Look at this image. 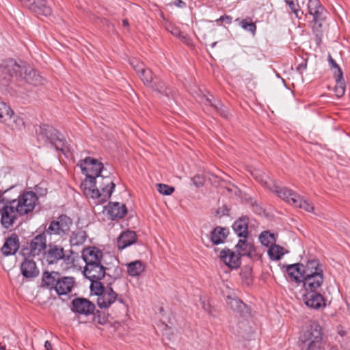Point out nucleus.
<instances>
[{
  "instance_id": "nucleus-1",
  "label": "nucleus",
  "mask_w": 350,
  "mask_h": 350,
  "mask_svg": "<svg viewBox=\"0 0 350 350\" xmlns=\"http://www.w3.org/2000/svg\"><path fill=\"white\" fill-rule=\"evenodd\" d=\"M37 139L45 144H50L57 150L64 151L66 141L62 134L49 124H40L36 129Z\"/></svg>"
},
{
  "instance_id": "nucleus-2",
  "label": "nucleus",
  "mask_w": 350,
  "mask_h": 350,
  "mask_svg": "<svg viewBox=\"0 0 350 350\" xmlns=\"http://www.w3.org/2000/svg\"><path fill=\"white\" fill-rule=\"evenodd\" d=\"M299 264H293L287 267L286 271L290 278L297 283H303V287L305 291H318L321 288L324 281L323 275L316 274L312 277L300 276L301 271Z\"/></svg>"
},
{
  "instance_id": "nucleus-3",
  "label": "nucleus",
  "mask_w": 350,
  "mask_h": 350,
  "mask_svg": "<svg viewBox=\"0 0 350 350\" xmlns=\"http://www.w3.org/2000/svg\"><path fill=\"white\" fill-rule=\"evenodd\" d=\"M97 305L100 308H108L113 306L117 308L116 310H113L116 316L126 312L127 307L123 299L118 297L111 286H107L106 291L97 297Z\"/></svg>"
},
{
  "instance_id": "nucleus-4",
  "label": "nucleus",
  "mask_w": 350,
  "mask_h": 350,
  "mask_svg": "<svg viewBox=\"0 0 350 350\" xmlns=\"http://www.w3.org/2000/svg\"><path fill=\"white\" fill-rule=\"evenodd\" d=\"M38 198L37 194L31 191H24L20 193L17 198L12 199L10 203L16 206V211L19 216H24L33 212L37 203Z\"/></svg>"
},
{
  "instance_id": "nucleus-5",
  "label": "nucleus",
  "mask_w": 350,
  "mask_h": 350,
  "mask_svg": "<svg viewBox=\"0 0 350 350\" xmlns=\"http://www.w3.org/2000/svg\"><path fill=\"white\" fill-rule=\"evenodd\" d=\"M7 192L8 191H5L3 196L1 195L0 203L3 204V206L0 208V215L1 224L3 227L9 228L18 219L19 213L16 211L15 204L9 202L12 199L4 196Z\"/></svg>"
},
{
  "instance_id": "nucleus-6",
  "label": "nucleus",
  "mask_w": 350,
  "mask_h": 350,
  "mask_svg": "<svg viewBox=\"0 0 350 350\" xmlns=\"http://www.w3.org/2000/svg\"><path fill=\"white\" fill-rule=\"evenodd\" d=\"M79 165L83 174L86 175L85 179L89 180H96L101 175L104 169V165L101 162L90 157L81 160Z\"/></svg>"
},
{
  "instance_id": "nucleus-7",
  "label": "nucleus",
  "mask_w": 350,
  "mask_h": 350,
  "mask_svg": "<svg viewBox=\"0 0 350 350\" xmlns=\"http://www.w3.org/2000/svg\"><path fill=\"white\" fill-rule=\"evenodd\" d=\"M14 74L16 77L23 75L21 64L13 59H9L0 65V82L7 85L11 81Z\"/></svg>"
},
{
  "instance_id": "nucleus-8",
  "label": "nucleus",
  "mask_w": 350,
  "mask_h": 350,
  "mask_svg": "<svg viewBox=\"0 0 350 350\" xmlns=\"http://www.w3.org/2000/svg\"><path fill=\"white\" fill-rule=\"evenodd\" d=\"M109 265L106 260L85 265L84 275L89 280H102L107 274V271L110 269Z\"/></svg>"
},
{
  "instance_id": "nucleus-9",
  "label": "nucleus",
  "mask_w": 350,
  "mask_h": 350,
  "mask_svg": "<svg viewBox=\"0 0 350 350\" xmlns=\"http://www.w3.org/2000/svg\"><path fill=\"white\" fill-rule=\"evenodd\" d=\"M38 16L47 17L52 14V9L46 0H18Z\"/></svg>"
},
{
  "instance_id": "nucleus-10",
  "label": "nucleus",
  "mask_w": 350,
  "mask_h": 350,
  "mask_svg": "<svg viewBox=\"0 0 350 350\" xmlns=\"http://www.w3.org/2000/svg\"><path fill=\"white\" fill-rule=\"evenodd\" d=\"M72 224V219L66 215H62L56 220L51 222L48 232L50 234L64 235L70 230Z\"/></svg>"
},
{
  "instance_id": "nucleus-11",
  "label": "nucleus",
  "mask_w": 350,
  "mask_h": 350,
  "mask_svg": "<svg viewBox=\"0 0 350 350\" xmlns=\"http://www.w3.org/2000/svg\"><path fill=\"white\" fill-rule=\"evenodd\" d=\"M71 304L72 311L80 314H92L96 310L94 304L83 297L75 298Z\"/></svg>"
},
{
  "instance_id": "nucleus-12",
  "label": "nucleus",
  "mask_w": 350,
  "mask_h": 350,
  "mask_svg": "<svg viewBox=\"0 0 350 350\" xmlns=\"http://www.w3.org/2000/svg\"><path fill=\"white\" fill-rule=\"evenodd\" d=\"M21 68L23 75L18 76V77L23 79L27 83L35 86L44 84V79L30 66L27 65L24 62H21Z\"/></svg>"
},
{
  "instance_id": "nucleus-13",
  "label": "nucleus",
  "mask_w": 350,
  "mask_h": 350,
  "mask_svg": "<svg viewBox=\"0 0 350 350\" xmlns=\"http://www.w3.org/2000/svg\"><path fill=\"white\" fill-rule=\"evenodd\" d=\"M46 248V239L44 233L39 234L34 237L29 243V252L26 253L25 250L23 251V256H29L34 257L39 256L44 250Z\"/></svg>"
},
{
  "instance_id": "nucleus-14",
  "label": "nucleus",
  "mask_w": 350,
  "mask_h": 350,
  "mask_svg": "<svg viewBox=\"0 0 350 350\" xmlns=\"http://www.w3.org/2000/svg\"><path fill=\"white\" fill-rule=\"evenodd\" d=\"M300 265V276L303 277H312L316 274L323 275V270L322 265L317 259H312L307 261L306 265L298 263Z\"/></svg>"
},
{
  "instance_id": "nucleus-15",
  "label": "nucleus",
  "mask_w": 350,
  "mask_h": 350,
  "mask_svg": "<svg viewBox=\"0 0 350 350\" xmlns=\"http://www.w3.org/2000/svg\"><path fill=\"white\" fill-rule=\"evenodd\" d=\"M306 293L303 295V301L305 304L313 309H319L325 306V299L322 295L317 291H306Z\"/></svg>"
},
{
  "instance_id": "nucleus-16",
  "label": "nucleus",
  "mask_w": 350,
  "mask_h": 350,
  "mask_svg": "<svg viewBox=\"0 0 350 350\" xmlns=\"http://www.w3.org/2000/svg\"><path fill=\"white\" fill-rule=\"evenodd\" d=\"M83 185V193L88 198L96 199L98 203L103 204L107 202L103 199L100 191L96 187V180L85 179Z\"/></svg>"
},
{
  "instance_id": "nucleus-17",
  "label": "nucleus",
  "mask_w": 350,
  "mask_h": 350,
  "mask_svg": "<svg viewBox=\"0 0 350 350\" xmlns=\"http://www.w3.org/2000/svg\"><path fill=\"white\" fill-rule=\"evenodd\" d=\"M219 258L230 269H237L241 263L239 254L228 248H224L220 252Z\"/></svg>"
},
{
  "instance_id": "nucleus-18",
  "label": "nucleus",
  "mask_w": 350,
  "mask_h": 350,
  "mask_svg": "<svg viewBox=\"0 0 350 350\" xmlns=\"http://www.w3.org/2000/svg\"><path fill=\"white\" fill-rule=\"evenodd\" d=\"M30 257L29 256L25 257L20 267L22 275L27 279L36 278L40 272L36 262L31 259Z\"/></svg>"
},
{
  "instance_id": "nucleus-19",
  "label": "nucleus",
  "mask_w": 350,
  "mask_h": 350,
  "mask_svg": "<svg viewBox=\"0 0 350 350\" xmlns=\"http://www.w3.org/2000/svg\"><path fill=\"white\" fill-rule=\"evenodd\" d=\"M82 258L85 265L105 261L103 252L96 247H88L82 252Z\"/></svg>"
},
{
  "instance_id": "nucleus-20",
  "label": "nucleus",
  "mask_w": 350,
  "mask_h": 350,
  "mask_svg": "<svg viewBox=\"0 0 350 350\" xmlns=\"http://www.w3.org/2000/svg\"><path fill=\"white\" fill-rule=\"evenodd\" d=\"M322 327L319 323L313 321L310 324L309 327L304 332L302 335L303 342L307 341H322Z\"/></svg>"
},
{
  "instance_id": "nucleus-21",
  "label": "nucleus",
  "mask_w": 350,
  "mask_h": 350,
  "mask_svg": "<svg viewBox=\"0 0 350 350\" xmlns=\"http://www.w3.org/2000/svg\"><path fill=\"white\" fill-rule=\"evenodd\" d=\"M64 256V248L57 245L49 244L44 253V258L48 264L56 263Z\"/></svg>"
},
{
  "instance_id": "nucleus-22",
  "label": "nucleus",
  "mask_w": 350,
  "mask_h": 350,
  "mask_svg": "<svg viewBox=\"0 0 350 350\" xmlns=\"http://www.w3.org/2000/svg\"><path fill=\"white\" fill-rule=\"evenodd\" d=\"M20 247L18 236L16 233L11 234L5 239L1 247V252L4 256L14 255Z\"/></svg>"
},
{
  "instance_id": "nucleus-23",
  "label": "nucleus",
  "mask_w": 350,
  "mask_h": 350,
  "mask_svg": "<svg viewBox=\"0 0 350 350\" xmlns=\"http://www.w3.org/2000/svg\"><path fill=\"white\" fill-rule=\"evenodd\" d=\"M99 178L100 191L103 199L108 200L116 187V184L113 183V178L110 176L100 175Z\"/></svg>"
},
{
  "instance_id": "nucleus-24",
  "label": "nucleus",
  "mask_w": 350,
  "mask_h": 350,
  "mask_svg": "<svg viewBox=\"0 0 350 350\" xmlns=\"http://www.w3.org/2000/svg\"><path fill=\"white\" fill-rule=\"evenodd\" d=\"M105 210L111 220L122 219L127 213L126 206L119 202H109Z\"/></svg>"
},
{
  "instance_id": "nucleus-25",
  "label": "nucleus",
  "mask_w": 350,
  "mask_h": 350,
  "mask_svg": "<svg viewBox=\"0 0 350 350\" xmlns=\"http://www.w3.org/2000/svg\"><path fill=\"white\" fill-rule=\"evenodd\" d=\"M270 191L275 193L280 198L286 201L290 204H293V199L297 198L298 193L295 191L285 187H280L275 184H273L272 187H270Z\"/></svg>"
},
{
  "instance_id": "nucleus-26",
  "label": "nucleus",
  "mask_w": 350,
  "mask_h": 350,
  "mask_svg": "<svg viewBox=\"0 0 350 350\" xmlns=\"http://www.w3.org/2000/svg\"><path fill=\"white\" fill-rule=\"evenodd\" d=\"M137 239V234L135 231L130 230H124L122 232L117 239V247L118 250H122L134 244Z\"/></svg>"
},
{
  "instance_id": "nucleus-27",
  "label": "nucleus",
  "mask_w": 350,
  "mask_h": 350,
  "mask_svg": "<svg viewBox=\"0 0 350 350\" xmlns=\"http://www.w3.org/2000/svg\"><path fill=\"white\" fill-rule=\"evenodd\" d=\"M249 219L243 217L237 219L232 224V229L239 237L247 239L248 236Z\"/></svg>"
},
{
  "instance_id": "nucleus-28",
  "label": "nucleus",
  "mask_w": 350,
  "mask_h": 350,
  "mask_svg": "<svg viewBox=\"0 0 350 350\" xmlns=\"http://www.w3.org/2000/svg\"><path fill=\"white\" fill-rule=\"evenodd\" d=\"M235 247L240 257L246 256L252 258L256 255V250L254 245L248 242L246 239H239Z\"/></svg>"
},
{
  "instance_id": "nucleus-29",
  "label": "nucleus",
  "mask_w": 350,
  "mask_h": 350,
  "mask_svg": "<svg viewBox=\"0 0 350 350\" xmlns=\"http://www.w3.org/2000/svg\"><path fill=\"white\" fill-rule=\"evenodd\" d=\"M60 276L59 272L45 271L42 276V285L49 289H55Z\"/></svg>"
},
{
  "instance_id": "nucleus-30",
  "label": "nucleus",
  "mask_w": 350,
  "mask_h": 350,
  "mask_svg": "<svg viewBox=\"0 0 350 350\" xmlns=\"http://www.w3.org/2000/svg\"><path fill=\"white\" fill-rule=\"evenodd\" d=\"M73 284V278L60 276L55 290L58 295H66L71 291Z\"/></svg>"
},
{
  "instance_id": "nucleus-31",
  "label": "nucleus",
  "mask_w": 350,
  "mask_h": 350,
  "mask_svg": "<svg viewBox=\"0 0 350 350\" xmlns=\"http://www.w3.org/2000/svg\"><path fill=\"white\" fill-rule=\"evenodd\" d=\"M227 305L234 312L244 316L249 313L248 306L241 299L228 296Z\"/></svg>"
},
{
  "instance_id": "nucleus-32",
  "label": "nucleus",
  "mask_w": 350,
  "mask_h": 350,
  "mask_svg": "<svg viewBox=\"0 0 350 350\" xmlns=\"http://www.w3.org/2000/svg\"><path fill=\"white\" fill-rule=\"evenodd\" d=\"M308 13L313 18L319 20L325 16V10L319 0H309L308 3Z\"/></svg>"
},
{
  "instance_id": "nucleus-33",
  "label": "nucleus",
  "mask_w": 350,
  "mask_h": 350,
  "mask_svg": "<svg viewBox=\"0 0 350 350\" xmlns=\"http://www.w3.org/2000/svg\"><path fill=\"white\" fill-rule=\"evenodd\" d=\"M228 233V229L217 226L211 232L210 240L213 245H219L224 242Z\"/></svg>"
},
{
  "instance_id": "nucleus-34",
  "label": "nucleus",
  "mask_w": 350,
  "mask_h": 350,
  "mask_svg": "<svg viewBox=\"0 0 350 350\" xmlns=\"http://www.w3.org/2000/svg\"><path fill=\"white\" fill-rule=\"evenodd\" d=\"M205 104L213 108L220 116L224 118H228L229 113L228 108L219 100H213V98H206Z\"/></svg>"
},
{
  "instance_id": "nucleus-35",
  "label": "nucleus",
  "mask_w": 350,
  "mask_h": 350,
  "mask_svg": "<svg viewBox=\"0 0 350 350\" xmlns=\"http://www.w3.org/2000/svg\"><path fill=\"white\" fill-rule=\"evenodd\" d=\"M127 273L130 276H139L145 270V265L141 260H137L126 265Z\"/></svg>"
},
{
  "instance_id": "nucleus-36",
  "label": "nucleus",
  "mask_w": 350,
  "mask_h": 350,
  "mask_svg": "<svg viewBox=\"0 0 350 350\" xmlns=\"http://www.w3.org/2000/svg\"><path fill=\"white\" fill-rule=\"evenodd\" d=\"M88 237L87 233L82 229H77L72 232L70 237V243L72 246L83 245Z\"/></svg>"
},
{
  "instance_id": "nucleus-37",
  "label": "nucleus",
  "mask_w": 350,
  "mask_h": 350,
  "mask_svg": "<svg viewBox=\"0 0 350 350\" xmlns=\"http://www.w3.org/2000/svg\"><path fill=\"white\" fill-rule=\"evenodd\" d=\"M13 110L5 102L0 100V122L10 125Z\"/></svg>"
},
{
  "instance_id": "nucleus-38",
  "label": "nucleus",
  "mask_w": 350,
  "mask_h": 350,
  "mask_svg": "<svg viewBox=\"0 0 350 350\" xmlns=\"http://www.w3.org/2000/svg\"><path fill=\"white\" fill-rule=\"evenodd\" d=\"M292 199L293 200V206L299 207L309 213L314 212V207L313 204L299 194L297 195V198Z\"/></svg>"
},
{
  "instance_id": "nucleus-39",
  "label": "nucleus",
  "mask_w": 350,
  "mask_h": 350,
  "mask_svg": "<svg viewBox=\"0 0 350 350\" xmlns=\"http://www.w3.org/2000/svg\"><path fill=\"white\" fill-rule=\"evenodd\" d=\"M253 177L259 182L262 186L270 189V187H272L274 182L269 178V177L265 173L261 172L259 170H255L252 172Z\"/></svg>"
},
{
  "instance_id": "nucleus-40",
  "label": "nucleus",
  "mask_w": 350,
  "mask_h": 350,
  "mask_svg": "<svg viewBox=\"0 0 350 350\" xmlns=\"http://www.w3.org/2000/svg\"><path fill=\"white\" fill-rule=\"evenodd\" d=\"M149 88L167 96L171 93L170 89L165 85V83L162 80L157 77Z\"/></svg>"
},
{
  "instance_id": "nucleus-41",
  "label": "nucleus",
  "mask_w": 350,
  "mask_h": 350,
  "mask_svg": "<svg viewBox=\"0 0 350 350\" xmlns=\"http://www.w3.org/2000/svg\"><path fill=\"white\" fill-rule=\"evenodd\" d=\"M235 22H238L239 25L245 31H247L252 33L253 35L255 34L256 31V25L252 21V19L250 17H247L244 19L239 20V18H237Z\"/></svg>"
},
{
  "instance_id": "nucleus-42",
  "label": "nucleus",
  "mask_w": 350,
  "mask_h": 350,
  "mask_svg": "<svg viewBox=\"0 0 350 350\" xmlns=\"http://www.w3.org/2000/svg\"><path fill=\"white\" fill-rule=\"evenodd\" d=\"M336 84L334 88V92L336 96L338 98L342 97L345 92V83L342 76V72L340 71V74H338L336 77Z\"/></svg>"
},
{
  "instance_id": "nucleus-43",
  "label": "nucleus",
  "mask_w": 350,
  "mask_h": 350,
  "mask_svg": "<svg viewBox=\"0 0 350 350\" xmlns=\"http://www.w3.org/2000/svg\"><path fill=\"white\" fill-rule=\"evenodd\" d=\"M325 19V16H323V18H320L317 20L316 18H313L312 21L314 23L312 25V31L316 36V40L317 43H320L321 42V38L323 36V31H322V22Z\"/></svg>"
},
{
  "instance_id": "nucleus-44",
  "label": "nucleus",
  "mask_w": 350,
  "mask_h": 350,
  "mask_svg": "<svg viewBox=\"0 0 350 350\" xmlns=\"http://www.w3.org/2000/svg\"><path fill=\"white\" fill-rule=\"evenodd\" d=\"M284 248L278 245H272L268 250L270 258L273 260H279L284 255Z\"/></svg>"
},
{
  "instance_id": "nucleus-45",
  "label": "nucleus",
  "mask_w": 350,
  "mask_h": 350,
  "mask_svg": "<svg viewBox=\"0 0 350 350\" xmlns=\"http://www.w3.org/2000/svg\"><path fill=\"white\" fill-rule=\"evenodd\" d=\"M140 79L144 83V85L149 87L154 81L156 76H154L152 72L149 68H146L139 75Z\"/></svg>"
},
{
  "instance_id": "nucleus-46",
  "label": "nucleus",
  "mask_w": 350,
  "mask_h": 350,
  "mask_svg": "<svg viewBox=\"0 0 350 350\" xmlns=\"http://www.w3.org/2000/svg\"><path fill=\"white\" fill-rule=\"evenodd\" d=\"M10 125H7L10 127L12 129H17L21 130L25 128V124L23 119L16 115L13 112V115H12V120H10Z\"/></svg>"
},
{
  "instance_id": "nucleus-47",
  "label": "nucleus",
  "mask_w": 350,
  "mask_h": 350,
  "mask_svg": "<svg viewBox=\"0 0 350 350\" xmlns=\"http://www.w3.org/2000/svg\"><path fill=\"white\" fill-rule=\"evenodd\" d=\"M91 281L90 288L91 291L96 295L99 297V295L103 294L106 291V287L100 282V280H90Z\"/></svg>"
},
{
  "instance_id": "nucleus-48",
  "label": "nucleus",
  "mask_w": 350,
  "mask_h": 350,
  "mask_svg": "<svg viewBox=\"0 0 350 350\" xmlns=\"http://www.w3.org/2000/svg\"><path fill=\"white\" fill-rule=\"evenodd\" d=\"M162 25L168 32L172 33L174 36L176 37L178 36V35H180V29L178 27L175 26L171 21L164 18Z\"/></svg>"
},
{
  "instance_id": "nucleus-49",
  "label": "nucleus",
  "mask_w": 350,
  "mask_h": 350,
  "mask_svg": "<svg viewBox=\"0 0 350 350\" xmlns=\"http://www.w3.org/2000/svg\"><path fill=\"white\" fill-rule=\"evenodd\" d=\"M259 240L263 245L269 246L275 241L274 235L269 231H264L260 234Z\"/></svg>"
},
{
  "instance_id": "nucleus-50",
  "label": "nucleus",
  "mask_w": 350,
  "mask_h": 350,
  "mask_svg": "<svg viewBox=\"0 0 350 350\" xmlns=\"http://www.w3.org/2000/svg\"><path fill=\"white\" fill-rule=\"evenodd\" d=\"M130 64L133 68L138 74V75H139L142 72H144L147 68L145 67L143 62L139 61L137 59H131Z\"/></svg>"
},
{
  "instance_id": "nucleus-51",
  "label": "nucleus",
  "mask_w": 350,
  "mask_h": 350,
  "mask_svg": "<svg viewBox=\"0 0 350 350\" xmlns=\"http://www.w3.org/2000/svg\"><path fill=\"white\" fill-rule=\"evenodd\" d=\"M157 187L158 191L160 193L165 196L171 195L174 191V188L173 187L169 186L165 184H158Z\"/></svg>"
},
{
  "instance_id": "nucleus-52",
  "label": "nucleus",
  "mask_w": 350,
  "mask_h": 350,
  "mask_svg": "<svg viewBox=\"0 0 350 350\" xmlns=\"http://www.w3.org/2000/svg\"><path fill=\"white\" fill-rule=\"evenodd\" d=\"M93 318V321L97 324L105 325L107 321V317L99 310H97Z\"/></svg>"
},
{
  "instance_id": "nucleus-53",
  "label": "nucleus",
  "mask_w": 350,
  "mask_h": 350,
  "mask_svg": "<svg viewBox=\"0 0 350 350\" xmlns=\"http://www.w3.org/2000/svg\"><path fill=\"white\" fill-rule=\"evenodd\" d=\"M306 345V350H321L322 347V341H307L304 342Z\"/></svg>"
},
{
  "instance_id": "nucleus-54",
  "label": "nucleus",
  "mask_w": 350,
  "mask_h": 350,
  "mask_svg": "<svg viewBox=\"0 0 350 350\" xmlns=\"http://www.w3.org/2000/svg\"><path fill=\"white\" fill-rule=\"evenodd\" d=\"M77 254L71 252L70 255H66L62 258L68 266H72L75 264V260Z\"/></svg>"
},
{
  "instance_id": "nucleus-55",
  "label": "nucleus",
  "mask_w": 350,
  "mask_h": 350,
  "mask_svg": "<svg viewBox=\"0 0 350 350\" xmlns=\"http://www.w3.org/2000/svg\"><path fill=\"white\" fill-rule=\"evenodd\" d=\"M193 183L197 187H201L204 185L205 183V178L204 176L197 174L192 178Z\"/></svg>"
},
{
  "instance_id": "nucleus-56",
  "label": "nucleus",
  "mask_w": 350,
  "mask_h": 350,
  "mask_svg": "<svg viewBox=\"0 0 350 350\" xmlns=\"http://www.w3.org/2000/svg\"><path fill=\"white\" fill-rule=\"evenodd\" d=\"M232 17L229 15H226V14H224V15L220 16L219 18L215 20V22L219 25H221L220 23H222V22L225 23L226 24L230 25L232 23Z\"/></svg>"
},
{
  "instance_id": "nucleus-57",
  "label": "nucleus",
  "mask_w": 350,
  "mask_h": 350,
  "mask_svg": "<svg viewBox=\"0 0 350 350\" xmlns=\"http://www.w3.org/2000/svg\"><path fill=\"white\" fill-rule=\"evenodd\" d=\"M176 37L178 38L185 44L188 46L191 44V39L187 34L183 33L180 31V35H178Z\"/></svg>"
},
{
  "instance_id": "nucleus-58",
  "label": "nucleus",
  "mask_w": 350,
  "mask_h": 350,
  "mask_svg": "<svg viewBox=\"0 0 350 350\" xmlns=\"http://www.w3.org/2000/svg\"><path fill=\"white\" fill-rule=\"evenodd\" d=\"M35 190L41 196L46 195L47 193L46 189L43 187L41 183L36 185Z\"/></svg>"
},
{
  "instance_id": "nucleus-59",
  "label": "nucleus",
  "mask_w": 350,
  "mask_h": 350,
  "mask_svg": "<svg viewBox=\"0 0 350 350\" xmlns=\"http://www.w3.org/2000/svg\"><path fill=\"white\" fill-rule=\"evenodd\" d=\"M285 2L288 5L289 8L295 14H297V4L295 3L294 0H284Z\"/></svg>"
},
{
  "instance_id": "nucleus-60",
  "label": "nucleus",
  "mask_w": 350,
  "mask_h": 350,
  "mask_svg": "<svg viewBox=\"0 0 350 350\" xmlns=\"http://www.w3.org/2000/svg\"><path fill=\"white\" fill-rule=\"evenodd\" d=\"M306 68H307V60L304 59V60H303V62L301 63L298 64V66L297 67V70L299 72L302 73L306 69Z\"/></svg>"
},
{
  "instance_id": "nucleus-61",
  "label": "nucleus",
  "mask_w": 350,
  "mask_h": 350,
  "mask_svg": "<svg viewBox=\"0 0 350 350\" xmlns=\"http://www.w3.org/2000/svg\"><path fill=\"white\" fill-rule=\"evenodd\" d=\"M329 64L337 69L338 70V74H340V71H342L341 68H340V66L336 64V62H335L334 59H333V58L332 57L331 55H329Z\"/></svg>"
},
{
  "instance_id": "nucleus-62",
  "label": "nucleus",
  "mask_w": 350,
  "mask_h": 350,
  "mask_svg": "<svg viewBox=\"0 0 350 350\" xmlns=\"http://www.w3.org/2000/svg\"><path fill=\"white\" fill-rule=\"evenodd\" d=\"M45 350H53V345L50 341L46 340L44 342Z\"/></svg>"
},
{
  "instance_id": "nucleus-63",
  "label": "nucleus",
  "mask_w": 350,
  "mask_h": 350,
  "mask_svg": "<svg viewBox=\"0 0 350 350\" xmlns=\"http://www.w3.org/2000/svg\"><path fill=\"white\" fill-rule=\"evenodd\" d=\"M174 4L179 8H183L185 6V3L181 0H176Z\"/></svg>"
},
{
  "instance_id": "nucleus-64",
  "label": "nucleus",
  "mask_w": 350,
  "mask_h": 350,
  "mask_svg": "<svg viewBox=\"0 0 350 350\" xmlns=\"http://www.w3.org/2000/svg\"><path fill=\"white\" fill-rule=\"evenodd\" d=\"M122 25L124 27L128 28L129 27V23L127 19H124L122 21Z\"/></svg>"
}]
</instances>
